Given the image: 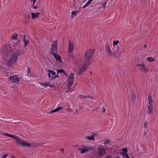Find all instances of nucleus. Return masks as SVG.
<instances>
[{
	"label": "nucleus",
	"mask_w": 158,
	"mask_h": 158,
	"mask_svg": "<svg viewBox=\"0 0 158 158\" xmlns=\"http://www.w3.org/2000/svg\"><path fill=\"white\" fill-rule=\"evenodd\" d=\"M94 53V51L92 49H89L86 51L84 55L85 62L83 63L81 67L77 71L78 75H79L85 71L87 67L90 65L89 60L92 57Z\"/></svg>",
	"instance_id": "1"
},
{
	"label": "nucleus",
	"mask_w": 158,
	"mask_h": 158,
	"mask_svg": "<svg viewBox=\"0 0 158 158\" xmlns=\"http://www.w3.org/2000/svg\"><path fill=\"white\" fill-rule=\"evenodd\" d=\"M3 135L15 139L16 140L15 141L16 144L19 146L20 145L26 148H30L33 146L31 144L23 140L21 138L17 136L5 133H3Z\"/></svg>",
	"instance_id": "2"
},
{
	"label": "nucleus",
	"mask_w": 158,
	"mask_h": 158,
	"mask_svg": "<svg viewBox=\"0 0 158 158\" xmlns=\"http://www.w3.org/2000/svg\"><path fill=\"white\" fill-rule=\"evenodd\" d=\"M12 49L9 45H5L2 49L1 53L2 55L5 56H10L12 53Z\"/></svg>",
	"instance_id": "3"
},
{
	"label": "nucleus",
	"mask_w": 158,
	"mask_h": 158,
	"mask_svg": "<svg viewBox=\"0 0 158 158\" xmlns=\"http://www.w3.org/2000/svg\"><path fill=\"white\" fill-rule=\"evenodd\" d=\"M74 80V75L73 73H71L68 79V91H69V89H71V87L73 83Z\"/></svg>",
	"instance_id": "4"
},
{
	"label": "nucleus",
	"mask_w": 158,
	"mask_h": 158,
	"mask_svg": "<svg viewBox=\"0 0 158 158\" xmlns=\"http://www.w3.org/2000/svg\"><path fill=\"white\" fill-rule=\"evenodd\" d=\"M90 149H92L93 148H89L85 145H81V148H78V150L80 151L81 153L83 154L89 151Z\"/></svg>",
	"instance_id": "5"
},
{
	"label": "nucleus",
	"mask_w": 158,
	"mask_h": 158,
	"mask_svg": "<svg viewBox=\"0 0 158 158\" xmlns=\"http://www.w3.org/2000/svg\"><path fill=\"white\" fill-rule=\"evenodd\" d=\"M124 52V50L120 51V48L118 47H114L113 48V55H120L121 54L123 53Z\"/></svg>",
	"instance_id": "6"
},
{
	"label": "nucleus",
	"mask_w": 158,
	"mask_h": 158,
	"mask_svg": "<svg viewBox=\"0 0 158 158\" xmlns=\"http://www.w3.org/2000/svg\"><path fill=\"white\" fill-rule=\"evenodd\" d=\"M57 52V42L55 41L53 45L52 46L51 50L50 53L54 55Z\"/></svg>",
	"instance_id": "7"
},
{
	"label": "nucleus",
	"mask_w": 158,
	"mask_h": 158,
	"mask_svg": "<svg viewBox=\"0 0 158 158\" xmlns=\"http://www.w3.org/2000/svg\"><path fill=\"white\" fill-rule=\"evenodd\" d=\"M136 66L139 67V69L143 72L147 73L148 72V69L143 63L141 64H136Z\"/></svg>",
	"instance_id": "8"
},
{
	"label": "nucleus",
	"mask_w": 158,
	"mask_h": 158,
	"mask_svg": "<svg viewBox=\"0 0 158 158\" xmlns=\"http://www.w3.org/2000/svg\"><path fill=\"white\" fill-rule=\"evenodd\" d=\"M9 79L10 82L12 83H17L20 81L19 78L16 75L10 77Z\"/></svg>",
	"instance_id": "9"
},
{
	"label": "nucleus",
	"mask_w": 158,
	"mask_h": 158,
	"mask_svg": "<svg viewBox=\"0 0 158 158\" xmlns=\"http://www.w3.org/2000/svg\"><path fill=\"white\" fill-rule=\"evenodd\" d=\"M97 152L98 156L101 157L105 154L106 151L104 148L100 147L98 148Z\"/></svg>",
	"instance_id": "10"
},
{
	"label": "nucleus",
	"mask_w": 158,
	"mask_h": 158,
	"mask_svg": "<svg viewBox=\"0 0 158 158\" xmlns=\"http://www.w3.org/2000/svg\"><path fill=\"white\" fill-rule=\"evenodd\" d=\"M17 61L16 59H15L12 56L10 59L7 60L6 64L8 66L10 67L12 66L13 64L16 62Z\"/></svg>",
	"instance_id": "11"
},
{
	"label": "nucleus",
	"mask_w": 158,
	"mask_h": 158,
	"mask_svg": "<svg viewBox=\"0 0 158 158\" xmlns=\"http://www.w3.org/2000/svg\"><path fill=\"white\" fill-rule=\"evenodd\" d=\"M106 53L108 54L109 56H111L113 55V52L111 51L110 45L109 44L106 45Z\"/></svg>",
	"instance_id": "12"
},
{
	"label": "nucleus",
	"mask_w": 158,
	"mask_h": 158,
	"mask_svg": "<svg viewBox=\"0 0 158 158\" xmlns=\"http://www.w3.org/2000/svg\"><path fill=\"white\" fill-rule=\"evenodd\" d=\"M21 53V52L19 50H17L15 52L13 53H12V56L15 59H16L17 60L18 56Z\"/></svg>",
	"instance_id": "13"
},
{
	"label": "nucleus",
	"mask_w": 158,
	"mask_h": 158,
	"mask_svg": "<svg viewBox=\"0 0 158 158\" xmlns=\"http://www.w3.org/2000/svg\"><path fill=\"white\" fill-rule=\"evenodd\" d=\"M74 48V45L72 42L70 41L69 44L68 51L69 53H71L73 52V49Z\"/></svg>",
	"instance_id": "14"
},
{
	"label": "nucleus",
	"mask_w": 158,
	"mask_h": 158,
	"mask_svg": "<svg viewBox=\"0 0 158 158\" xmlns=\"http://www.w3.org/2000/svg\"><path fill=\"white\" fill-rule=\"evenodd\" d=\"M54 57L56 59L57 61H59L61 63L62 60L60 56L57 54H56L54 55Z\"/></svg>",
	"instance_id": "15"
},
{
	"label": "nucleus",
	"mask_w": 158,
	"mask_h": 158,
	"mask_svg": "<svg viewBox=\"0 0 158 158\" xmlns=\"http://www.w3.org/2000/svg\"><path fill=\"white\" fill-rule=\"evenodd\" d=\"M40 14L39 13H35L33 12H32L31 14V19H35L38 18L39 17Z\"/></svg>",
	"instance_id": "16"
},
{
	"label": "nucleus",
	"mask_w": 158,
	"mask_h": 158,
	"mask_svg": "<svg viewBox=\"0 0 158 158\" xmlns=\"http://www.w3.org/2000/svg\"><path fill=\"white\" fill-rule=\"evenodd\" d=\"M74 63L76 65L79 67L81 65V66L83 64H82L81 61L79 59L75 60L74 61Z\"/></svg>",
	"instance_id": "17"
},
{
	"label": "nucleus",
	"mask_w": 158,
	"mask_h": 158,
	"mask_svg": "<svg viewBox=\"0 0 158 158\" xmlns=\"http://www.w3.org/2000/svg\"><path fill=\"white\" fill-rule=\"evenodd\" d=\"M42 85H45L46 86H48L50 87V88H55V87L54 85L51 84V83L50 82H47L46 83H41Z\"/></svg>",
	"instance_id": "18"
},
{
	"label": "nucleus",
	"mask_w": 158,
	"mask_h": 158,
	"mask_svg": "<svg viewBox=\"0 0 158 158\" xmlns=\"http://www.w3.org/2000/svg\"><path fill=\"white\" fill-rule=\"evenodd\" d=\"M153 107L152 105H149L148 106V109L147 110V113L149 114H151L152 112Z\"/></svg>",
	"instance_id": "19"
},
{
	"label": "nucleus",
	"mask_w": 158,
	"mask_h": 158,
	"mask_svg": "<svg viewBox=\"0 0 158 158\" xmlns=\"http://www.w3.org/2000/svg\"><path fill=\"white\" fill-rule=\"evenodd\" d=\"M119 153L124 158H130L128 154L126 153L120 152Z\"/></svg>",
	"instance_id": "20"
},
{
	"label": "nucleus",
	"mask_w": 158,
	"mask_h": 158,
	"mask_svg": "<svg viewBox=\"0 0 158 158\" xmlns=\"http://www.w3.org/2000/svg\"><path fill=\"white\" fill-rule=\"evenodd\" d=\"M148 100L149 105H152L153 102L152 97L150 95L148 96Z\"/></svg>",
	"instance_id": "21"
},
{
	"label": "nucleus",
	"mask_w": 158,
	"mask_h": 158,
	"mask_svg": "<svg viewBox=\"0 0 158 158\" xmlns=\"http://www.w3.org/2000/svg\"><path fill=\"white\" fill-rule=\"evenodd\" d=\"M62 109H63V107H61L60 106H59L56 109L51 111L50 113L51 114H52V113H53L58 111L59 110Z\"/></svg>",
	"instance_id": "22"
},
{
	"label": "nucleus",
	"mask_w": 158,
	"mask_h": 158,
	"mask_svg": "<svg viewBox=\"0 0 158 158\" xmlns=\"http://www.w3.org/2000/svg\"><path fill=\"white\" fill-rule=\"evenodd\" d=\"M147 60L149 62H154L156 61V59L152 57H147Z\"/></svg>",
	"instance_id": "23"
},
{
	"label": "nucleus",
	"mask_w": 158,
	"mask_h": 158,
	"mask_svg": "<svg viewBox=\"0 0 158 158\" xmlns=\"http://www.w3.org/2000/svg\"><path fill=\"white\" fill-rule=\"evenodd\" d=\"M18 36V34H14L11 35V38L13 40H17Z\"/></svg>",
	"instance_id": "24"
},
{
	"label": "nucleus",
	"mask_w": 158,
	"mask_h": 158,
	"mask_svg": "<svg viewBox=\"0 0 158 158\" xmlns=\"http://www.w3.org/2000/svg\"><path fill=\"white\" fill-rule=\"evenodd\" d=\"M86 139H87L89 140H93V141L94 140V136L92 135L90 136H86Z\"/></svg>",
	"instance_id": "25"
},
{
	"label": "nucleus",
	"mask_w": 158,
	"mask_h": 158,
	"mask_svg": "<svg viewBox=\"0 0 158 158\" xmlns=\"http://www.w3.org/2000/svg\"><path fill=\"white\" fill-rule=\"evenodd\" d=\"M33 2V4L32 5V7L34 9H37L38 8V7L36 6H34L35 2L36 0H31Z\"/></svg>",
	"instance_id": "26"
},
{
	"label": "nucleus",
	"mask_w": 158,
	"mask_h": 158,
	"mask_svg": "<svg viewBox=\"0 0 158 158\" xmlns=\"http://www.w3.org/2000/svg\"><path fill=\"white\" fill-rule=\"evenodd\" d=\"M119 43V40L117 41H114L113 43V45L114 46L115 45H116L118 44V43Z\"/></svg>",
	"instance_id": "27"
},
{
	"label": "nucleus",
	"mask_w": 158,
	"mask_h": 158,
	"mask_svg": "<svg viewBox=\"0 0 158 158\" xmlns=\"http://www.w3.org/2000/svg\"><path fill=\"white\" fill-rule=\"evenodd\" d=\"M78 11V10H77L76 11L72 12V16H71L72 17H74V16H76L77 15V14L76 13L77 11Z\"/></svg>",
	"instance_id": "28"
},
{
	"label": "nucleus",
	"mask_w": 158,
	"mask_h": 158,
	"mask_svg": "<svg viewBox=\"0 0 158 158\" xmlns=\"http://www.w3.org/2000/svg\"><path fill=\"white\" fill-rule=\"evenodd\" d=\"M132 101L133 102H134L135 99H136V96L134 94H132Z\"/></svg>",
	"instance_id": "29"
},
{
	"label": "nucleus",
	"mask_w": 158,
	"mask_h": 158,
	"mask_svg": "<svg viewBox=\"0 0 158 158\" xmlns=\"http://www.w3.org/2000/svg\"><path fill=\"white\" fill-rule=\"evenodd\" d=\"M48 73H51L53 75H55L56 74L55 72L53 71L48 70Z\"/></svg>",
	"instance_id": "30"
},
{
	"label": "nucleus",
	"mask_w": 158,
	"mask_h": 158,
	"mask_svg": "<svg viewBox=\"0 0 158 158\" xmlns=\"http://www.w3.org/2000/svg\"><path fill=\"white\" fill-rule=\"evenodd\" d=\"M91 2L89 0L87 2V3L82 7V8H85L86 6H88Z\"/></svg>",
	"instance_id": "31"
},
{
	"label": "nucleus",
	"mask_w": 158,
	"mask_h": 158,
	"mask_svg": "<svg viewBox=\"0 0 158 158\" xmlns=\"http://www.w3.org/2000/svg\"><path fill=\"white\" fill-rule=\"evenodd\" d=\"M27 75L28 76H31V69L29 68H28V72L27 73Z\"/></svg>",
	"instance_id": "32"
},
{
	"label": "nucleus",
	"mask_w": 158,
	"mask_h": 158,
	"mask_svg": "<svg viewBox=\"0 0 158 158\" xmlns=\"http://www.w3.org/2000/svg\"><path fill=\"white\" fill-rule=\"evenodd\" d=\"M64 72V71L63 69H58L57 72V73H63Z\"/></svg>",
	"instance_id": "33"
},
{
	"label": "nucleus",
	"mask_w": 158,
	"mask_h": 158,
	"mask_svg": "<svg viewBox=\"0 0 158 158\" xmlns=\"http://www.w3.org/2000/svg\"><path fill=\"white\" fill-rule=\"evenodd\" d=\"M110 140H105V142L104 143V144L105 145H106V144L107 143H110Z\"/></svg>",
	"instance_id": "34"
},
{
	"label": "nucleus",
	"mask_w": 158,
	"mask_h": 158,
	"mask_svg": "<svg viewBox=\"0 0 158 158\" xmlns=\"http://www.w3.org/2000/svg\"><path fill=\"white\" fill-rule=\"evenodd\" d=\"M122 151L123 152L126 153L127 152V150L126 148H123L122 149Z\"/></svg>",
	"instance_id": "35"
},
{
	"label": "nucleus",
	"mask_w": 158,
	"mask_h": 158,
	"mask_svg": "<svg viewBox=\"0 0 158 158\" xmlns=\"http://www.w3.org/2000/svg\"><path fill=\"white\" fill-rule=\"evenodd\" d=\"M29 41L27 40L24 41V44L25 47H26L27 45V44L29 43Z\"/></svg>",
	"instance_id": "36"
},
{
	"label": "nucleus",
	"mask_w": 158,
	"mask_h": 158,
	"mask_svg": "<svg viewBox=\"0 0 158 158\" xmlns=\"http://www.w3.org/2000/svg\"><path fill=\"white\" fill-rule=\"evenodd\" d=\"M86 97H87V96H83L82 95H81L80 96V98L81 99H84L85 98H86Z\"/></svg>",
	"instance_id": "37"
},
{
	"label": "nucleus",
	"mask_w": 158,
	"mask_h": 158,
	"mask_svg": "<svg viewBox=\"0 0 158 158\" xmlns=\"http://www.w3.org/2000/svg\"><path fill=\"white\" fill-rule=\"evenodd\" d=\"M8 155V154H4L1 156V158H6L7 156Z\"/></svg>",
	"instance_id": "38"
},
{
	"label": "nucleus",
	"mask_w": 158,
	"mask_h": 158,
	"mask_svg": "<svg viewBox=\"0 0 158 158\" xmlns=\"http://www.w3.org/2000/svg\"><path fill=\"white\" fill-rule=\"evenodd\" d=\"M68 108H67V110L69 111V112L71 111V109L70 108V106L69 105H68Z\"/></svg>",
	"instance_id": "39"
},
{
	"label": "nucleus",
	"mask_w": 158,
	"mask_h": 158,
	"mask_svg": "<svg viewBox=\"0 0 158 158\" xmlns=\"http://www.w3.org/2000/svg\"><path fill=\"white\" fill-rule=\"evenodd\" d=\"M10 122L11 123H18V122H17L16 121H14V118H12V121H11V122ZM18 123H19L20 122H18Z\"/></svg>",
	"instance_id": "40"
},
{
	"label": "nucleus",
	"mask_w": 158,
	"mask_h": 158,
	"mask_svg": "<svg viewBox=\"0 0 158 158\" xmlns=\"http://www.w3.org/2000/svg\"><path fill=\"white\" fill-rule=\"evenodd\" d=\"M106 5V2H105L102 4V5L103 8H104L105 7Z\"/></svg>",
	"instance_id": "41"
},
{
	"label": "nucleus",
	"mask_w": 158,
	"mask_h": 158,
	"mask_svg": "<svg viewBox=\"0 0 158 158\" xmlns=\"http://www.w3.org/2000/svg\"><path fill=\"white\" fill-rule=\"evenodd\" d=\"M147 125H148L147 122H146L145 123V124H144L145 128H146L147 127Z\"/></svg>",
	"instance_id": "42"
},
{
	"label": "nucleus",
	"mask_w": 158,
	"mask_h": 158,
	"mask_svg": "<svg viewBox=\"0 0 158 158\" xmlns=\"http://www.w3.org/2000/svg\"><path fill=\"white\" fill-rule=\"evenodd\" d=\"M56 78V77H55V76H54V77H52L51 78L50 80H51V81H52V80H54V79H55Z\"/></svg>",
	"instance_id": "43"
},
{
	"label": "nucleus",
	"mask_w": 158,
	"mask_h": 158,
	"mask_svg": "<svg viewBox=\"0 0 158 158\" xmlns=\"http://www.w3.org/2000/svg\"><path fill=\"white\" fill-rule=\"evenodd\" d=\"M60 151L62 153H64V148L61 149H60Z\"/></svg>",
	"instance_id": "44"
},
{
	"label": "nucleus",
	"mask_w": 158,
	"mask_h": 158,
	"mask_svg": "<svg viewBox=\"0 0 158 158\" xmlns=\"http://www.w3.org/2000/svg\"><path fill=\"white\" fill-rule=\"evenodd\" d=\"M50 73H48V75L49 77H51V74H50Z\"/></svg>",
	"instance_id": "45"
},
{
	"label": "nucleus",
	"mask_w": 158,
	"mask_h": 158,
	"mask_svg": "<svg viewBox=\"0 0 158 158\" xmlns=\"http://www.w3.org/2000/svg\"><path fill=\"white\" fill-rule=\"evenodd\" d=\"M106 158H111V157L110 156H106Z\"/></svg>",
	"instance_id": "46"
},
{
	"label": "nucleus",
	"mask_w": 158,
	"mask_h": 158,
	"mask_svg": "<svg viewBox=\"0 0 158 158\" xmlns=\"http://www.w3.org/2000/svg\"><path fill=\"white\" fill-rule=\"evenodd\" d=\"M25 35H24V37H23V41H25L26 40L25 39Z\"/></svg>",
	"instance_id": "47"
},
{
	"label": "nucleus",
	"mask_w": 158,
	"mask_h": 158,
	"mask_svg": "<svg viewBox=\"0 0 158 158\" xmlns=\"http://www.w3.org/2000/svg\"><path fill=\"white\" fill-rule=\"evenodd\" d=\"M147 45L146 44H145L144 45V48H147Z\"/></svg>",
	"instance_id": "48"
},
{
	"label": "nucleus",
	"mask_w": 158,
	"mask_h": 158,
	"mask_svg": "<svg viewBox=\"0 0 158 158\" xmlns=\"http://www.w3.org/2000/svg\"><path fill=\"white\" fill-rule=\"evenodd\" d=\"M93 134H94V135H97V133H92Z\"/></svg>",
	"instance_id": "49"
},
{
	"label": "nucleus",
	"mask_w": 158,
	"mask_h": 158,
	"mask_svg": "<svg viewBox=\"0 0 158 158\" xmlns=\"http://www.w3.org/2000/svg\"><path fill=\"white\" fill-rule=\"evenodd\" d=\"M11 158H16L14 156H11Z\"/></svg>",
	"instance_id": "50"
},
{
	"label": "nucleus",
	"mask_w": 158,
	"mask_h": 158,
	"mask_svg": "<svg viewBox=\"0 0 158 158\" xmlns=\"http://www.w3.org/2000/svg\"><path fill=\"white\" fill-rule=\"evenodd\" d=\"M103 111L104 112L105 111V109L104 108L103 109Z\"/></svg>",
	"instance_id": "51"
},
{
	"label": "nucleus",
	"mask_w": 158,
	"mask_h": 158,
	"mask_svg": "<svg viewBox=\"0 0 158 158\" xmlns=\"http://www.w3.org/2000/svg\"><path fill=\"white\" fill-rule=\"evenodd\" d=\"M55 77H56V78L57 77H58V75H56V76H55Z\"/></svg>",
	"instance_id": "52"
},
{
	"label": "nucleus",
	"mask_w": 158,
	"mask_h": 158,
	"mask_svg": "<svg viewBox=\"0 0 158 158\" xmlns=\"http://www.w3.org/2000/svg\"><path fill=\"white\" fill-rule=\"evenodd\" d=\"M89 0V1H90L91 2H92V1H93V0Z\"/></svg>",
	"instance_id": "53"
},
{
	"label": "nucleus",
	"mask_w": 158,
	"mask_h": 158,
	"mask_svg": "<svg viewBox=\"0 0 158 158\" xmlns=\"http://www.w3.org/2000/svg\"><path fill=\"white\" fill-rule=\"evenodd\" d=\"M115 158H120L119 157H116Z\"/></svg>",
	"instance_id": "54"
},
{
	"label": "nucleus",
	"mask_w": 158,
	"mask_h": 158,
	"mask_svg": "<svg viewBox=\"0 0 158 158\" xmlns=\"http://www.w3.org/2000/svg\"><path fill=\"white\" fill-rule=\"evenodd\" d=\"M90 73L91 74H92L91 72H90Z\"/></svg>",
	"instance_id": "55"
},
{
	"label": "nucleus",
	"mask_w": 158,
	"mask_h": 158,
	"mask_svg": "<svg viewBox=\"0 0 158 158\" xmlns=\"http://www.w3.org/2000/svg\"><path fill=\"white\" fill-rule=\"evenodd\" d=\"M30 17V16H29H29H28V17Z\"/></svg>",
	"instance_id": "56"
}]
</instances>
